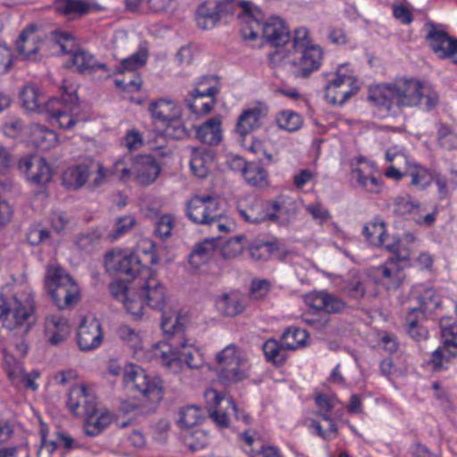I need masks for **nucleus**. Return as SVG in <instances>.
I'll return each instance as SVG.
<instances>
[{"mask_svg":"<svg viewBox=\"0 0 457 457\" xmlns=\"http://www.w3.org/2000/svg\"><path fill=\"white\" fill-rule=\"evenodd\" d=\"M368 99L378 108L396 115L404 107L421 105L431 111L438 104V96L421 81L412 78H397L392 82L382 83L369 89Z\"/></svg>","mask_w":457,"mask_h":457,"instance_id":"obj_1","label":"nucleus"},{"mask_svg":"<svg viewBox=\"0 0 457 457\" xmlns=\"http://www.w3.org/2000/svg\"><path fill=\"white\" fill-rule=\"evenodd\" d=\"M145 277H141L135 284L129 287L122 280H114L109 285L111 295L121 302L133 316L143 314L144 304L162 312L163 314L177 316L178 313L164 312L167 302V292L164 285L156 278L153 270H145Z\"/></svg>","mask_w":457,"mask_h":457,"instance_id":"obj_2","label":"nucleus"},{"mask_svg":"<svg viewBox=\"0 0 457 457\" xmlns=\"http://www.w3.org/2000/svg\"><path fill=\"white\" fill-rule=\"evenodd\" d=\"M187 319L185 315L163 314L161 327L162 331L170 336L168 347L161 352L162 364L171 372H180L184 366L189 369H199L203 365V359L198 350L192 343L185 338L184 330Z\"/></svg>","mask_w":457,"mask_h":457,"instance_id":"obj_3","label":"nucleus"},{"mask_svg":"<svg viewBox=\"0 0 457 457\" xmlns=\"http://www.w3.org/2000/svg\"><path fill=\"white\" fill-rule=\"evenodd\" d=\"M20 99L24 109L46 112L49 121L61 129H70L78 121L80 111L78 96L73 93L64 91L60 98L54 97L46 103L36 86L26 85L20 93Z\"/></svg>","mask_w":457,"mask_h":457,"instance_id":"obj_4","label":"nucleus"},{"mask_svg":"<svg viewBox=\"0 0 457 457\" xmlns=\"http://www.w3.org/2000/svg\"><path fill=\"white\" fill-rule=\"evenodd\" d=\"M323 59V50L320 46H312L300 52L286 54L276 50L270 54V62L295 78L306 79L318 71Z\"/></svg>","mask_w":457,"mask_h":457,"instance_id":"obj_5","label":"nucleus"},{"mask_svg":"<svg viewBox=\"0 0 457 457\" xmlns=\"http://www.w3.org/2000/svg\"><path fill=\"white\" fill-rule=\"evenodd\" d=\"M45 287L59 309L74 306L79 300V288L64 269L58 265L47 266Z\"/></svg>","mask_w":457,"mask_h":457,"instance_id":"obj_6","label":"nucleus"},{"mask_svg":"<svg viewBox=\"0 0 457 457\" xmlns=\"http://www.w3.org/2000/svg\"><path fill=\"white\" fill-rule=\"evenodd\" d=\"M216 361L220 366L219 379L223 383H238L249 377L251 364L247 354L235 344L219 352Z\"/></svg>","mask_w":457,"mask_h":457,"instance_id":"obj_7","label":"nucleus"},{"mask_svg":"<svg viewBox=\"0 0 457 457\" xmlns=\"http://www.w3.org/2000/svg\"><path fill=\"white\" fill-rule=\"evenodd\" d=\"M219 2L220 18L236 15L241 20L240 32L243 37H254L260 26L257 19L261 17V9L252 2L243 0H222Z\"/></svg>","mask_w":457,"mask_h":457,"instance_id":"obj_8","label":"nucleus"},{"mask_svg":"<svg viewBox=\"0 0 457 457\" xmlns=\"http://www.w3.org/2000/svg\"><path fill=\"white\" fill-rule=\"evenodd\" d=\"M204 397L208 404L210 417L220 428L228 427L229 417L232 413L236 420H242L246 425L250 424L251 417L244 411L239 410L231 398L223 397L213 388L206 390Z\"/></svg>","mask_w":457,"mask_h":457,"instance_id":"obj_9","label":"nucleus"},{"mask_svg":"<svg viewBox=\"0 0 457 457\" xmlns=\"http://www.w3.org/2000/svg\"><path fill=\"white\" fill-rule=\"evenodd\" d=\"M33 311L34 302L29 295H14L0 303V320L4 327L12 330L29 321Z\"/></svg>","mask_w":457,"mask_h":457,"instance_id":"obj_10","label":"nucleus"},{"mask_svg":"<svg viewBox=\"0 0 457 457\" xmlns=\"http://www.w3.org/2000/svg\"><path fill=\"white\" fill-rule=\"evenodd\" d=\"M90 177H94L90 187L101 186L105 178L103 165L93 159H86L78 165L69 167L62 175V183L68 189L76 190L82 187Z\"/></svg>","mask_w":457,"mask_h":457,"instance_id":"obj_11","label":"nucleus"},{"mask_svg":"<svg viewBox=\"0 0 457 457\" xmlns=\"http://www.w3.org/2000/svg\"><path fill=\"white\" fill-rule=\"evenodd\" d=\"M362 236L371 245L384 247L394 253V257L398 258V261L403 262L410 260L409 245L416 241V237L411 232L405 233L402 238L389 234L387 230H362Z\"/></svg>","mask_w":457,"mask_h":457,"instance_id":"obj_12","label":"nucleus"},{"mask_svg":"<svg viewBox=\"0 0 457 457\" xmlns=\"http://www.w3.org/2000/svg\"><path fill=\"white\" fill-rule=\"evenodd\" d=\"M126 386L141 393L152 402H159L162 395V381L157 377H149L141 367L131 364L126 367L123 374Z\"/></svg>","mask_w":457,"mask_h":457,"instance_id":"obj_13","label":"nucleus"},{"mask_svg":"<svg viewBox=\"0 0 457 457\" xmlns=\"http://www.w3.org/2000/svg\"><path fill=\"white\" fill-rule=\"evenodd\" d=\"M187 213L195 224L211 225L221 216L219 199L210 194L196 195L187 202Z\"/></svg>","mask_w":457,"mask_h":457,"instance_id":"obj_14","label":"nucleus"},{"mask_svg":"<svg viewBox=\"0 0 457 457\" xmlns=\"http://www.w3.org/2000/svg\"><path fill=\"white\" fill-rule=\"evenodd\" d=\"M141 256L134 254L132 252H121L120 250H112L106 253L105 262L119 273L124 274L134 279L135 284L141 277H145V270H153L151 268H145L143 264Z\"/></svg>","mask_w":457,"mask_h":457,"instance_id":"obj_15","label":"nucleus"},{"mask_svg":"<svg viewBox=\"0 0 457 457\" xmlns=\"http://www.w3.org/2000/svg\"><path fill=\"white\" fill-rule=\"evenodd\" d=\"M427 34L425 37L431 50L441 59L450 58L457 64V38H453L434 22L426 24Z\"/></svg>","mask_w":457,"mask_h":457,"instance_id":"obj_16","label":"nucleus"},{"mask_svg":"<svg viewBox=\"0 0 457 457\" xmlns=\"http://www.w3.org/2000/svg\"><path fill=\"white\" fill-rule=\"evenodd\" d=\"M359 90L356 79L351 75L342 74L338 70L336 78L326 85L324 98L329 104L341 106Z\"/></svg>","mask_w":457,"mask_h":457,"instance_id":"obj_17","label":"nucleus"},{"mask_svg":"<svg viewBox=\"0 0 457 457\" xmlns=\"http://www.w3.org/2000/svg\"><path fill=\"white\" fill-rule=\"evenodd\" d=\"M260 26L254 37H244L245 39H256L261 34L267 43L278 47L286 45L290 40V31L285 21L279 17H270L266 21L264 14L261 11V17L256 18Z\"/></svg>","mask_w":457,"mask_h":457,"instance_id":"obj_18","label":"nucleus"},{"mask_svg":"<svg viewBox=\"0 0 457 457\" xmlns=\"http://www.w3.org/2000/svg\"><path fill=\"white\" fill-rule=\"evenodd\" d=\"M160 172V164L153 155L139 154L132 159L130 169H121V178L125 179L133 174L137 183L147 186L157 179Z\"/></svg>","mask_w":457,"mask_h":457,"instance_id":"obj_19","label":"nucleus"},{"mask_svg":"<svg viewBox=\"0 0 457 457\" xmlns=\"http://www.w3.org/2000/svg\"><path fill=\"white\" fill-rule=\"evenodd\" d=\"M405 265L403 261H398V258L391 257L382 265L373 270V277L377 284H380L387 290L398 288L404 278L403 270Z\"/></svg>","mask_w":457,"mask_h":457,"instance_id":"obj_20","label":"nucleus"},{"mask_svg":"<svg viewBox=\"0 0 457 457\" xmlns=\"http://www.w3.org/2000/svg\"><path fill=\"white\" fill-rule=\"evenodd\" d=\"M18 167L26 175L27 179L36 186L44 187L52 180L53 172L45 158L37 156L21 158Z\"/></svg>","mask_w":457,"mask_h":457,"instance_id":"obj_21","label":"nucleus"},{"mask_svg":"<svg viewBox=\"0 0 457 457\" xmlns=\"http://www.w3.org/2000/svg\"><path fill=\"white\" fill-rule=\"evenodd\" d=\"M268 112V106L261 102L244 109L237 118L236 124L237 133L245 137L260 129L267 118Z\"/></svg>","mask_w":457,"mask_h":457,"instance_id":"obj_22","label":"nucleus"},{"mask_svg":"<svg viewBox=\"0 0 457 457\" xmlns=\"http://www.w3.org/2000/svg\"><path fill=\"white\" fill-rule=\"evenodd\" d=\"M66 405L78 417H84L96 411V395L81 385L71 388Z\"/></svg>","mask_w":457,"mask_h":457,"instance_id":"obj_23","label":"nucleus"},{"mask_svg":"<svg viewBox=\"0 0 457 457\" xmlns=\"http://www.w3.org/2000/svg\"><path fill=\"white\" fill-rule=\"evenodd\" d=\"M104 333L101 322L96 318H84L78 328L77 340L81 351H92L103 342Z\"/></svg>","mask_w":457,"mask_h":457,"instance_id":"obj_24","label":"nucleus"},{"mask_svg":"<svg viewBox=\"0 0 457 457\" xmlns=\"http://www.w3.org/2000/svg\"><path fill=\"white\" fill-rule=\"evenodd\" d=\"M40 37L35 33L34 27L21 31L15 42L18 54L24 60L37 61L40 59L39 50L42 46Z\"/></svg>","mask_w":457,"mask_h":457,"instance_id":"obj_25","label":"nucleus"},{"mask_svg":"<svg viewBox=\"0 0 457 457\" xmlns=\"http://www.w3.org/2000/svg\"><path fill=\"white\" fill-rule=\"evenodd\" d=\"M249 256L253 261H268L271 257L284 260L288 254L285 245L278 239L254 243L248 247Z\"/></svg>","mask_w":457,"mask_h":457,"instance_id":"obj_26","label":"nucleus"},{"mask_svg":"<svg viewBox=\"0 0 457 457\" xmlns=\"http://www.w3.org/2000/svg\"><path fill=\"white\" fill-rule=\"evenodd\" d=\"M246 304V297L238 291L222 294L215 302V306L220 313L228 317H234L242 313Z\"/></svg>","mask_w":457,"mask_h":457,"instance_id":"obj_27","label":"nucleus"},{"mask_svg":"<svg viewBox=\"0 0 457 457\" xmlns=\"http://www.w3.org/2000/svg\"><path fill=\"white\" fill-rule=\"evenodd\" d=\"M215 154L206 146L191 147L190 169L195 176L204 179L211 170Z\"/></svg>","mask_w":457,"mask_h":457,"instance_id":"obj_28","label":"nucleus"},{"mask_svg":"<svg viewBox=\"0 0 457 457\" xmlns=\"http://www.w3.org/2000/svg\"><path fill=\"white\" fill-rule=\"evenodd\" d=\"M149 111L154 119L162 122H172L181 115L180 107L172 100L160 98L152 102L149 105Z\"/></svg>","mask_w":457,"mask_h":457,"instance_id":"obj_29","label":"nucleus"},{"mask_svg":"<svg viewBox=\"0 0 457 457\" xmlns=\"http://www.w3.org/2000/svg\"><path fill=\"white\" fill-rule=\"evenodd\" d=\"M217 242L214 237L196 243L188 255V263L194 269L207 264L214 255Z\"/></svg>","mask_w":457,"mask_h":457,"instance_id":"obj_30","label":"nucleus"},{"mask_svg":"<svg viewBox=\"0 0 457 457\" xmlns=\"http://www.w3.org/2000/svg\"><path fill=\"white\" fill-rule=\"evenodd\" d=\"M71 329L67 319L51 316L46 320V337L52 345H58L70 335Z\"/></svg>","mask_w":457,"mask_h":457,"instance_id":"obj_31","label":"nucleus"},{"mask_svg":"<svg viewBox=\"0 0 457 457\" xmlns=\"http://www.w3.org/2000/svg\"><path fill=\"white\" fill-rule=\"evenodd\" d=\"M311 307L328 313H339L345 308V302L338 296L326 291L314 293L311 296Z\"/></svg>","mask_w":457,"mask_h":457,"instance_id":"obj_32","label":"nucleus"},{"mask_svg":"<svg viewBox=\"0 0 457 457\" xmlns=\"http://www.w3.org/2000/svg\"><path fill=\"white\" fill-rule=\"evenodd\" d=\"M195 19L197 25L203 29H209L215 26L220 20L219 12V2L217 0H207L196 10Z\"/></svg>","mask_w":457,"mask_h":457,"instance_id":"obj_33","label":"nucleus"},{"mask_svg":"<svg viewBox=\"0 0 457 457\" xmlns=\"http://www.w3.org/2000/svg\"><path fill=\"white\" fill-rule=\"evenodd\" d=\"M441 340L443 347L452 357H457V322L452 317L440 320Z\"/></svg>","mask_w":457,"mask_h":457,"instance_id":"obj_34","label":"nucleus"},{"mask_svg":"<svg viewBox=\"0 0 457 457\" xmlns=\"http://www.w3.org/2000/svg\"><path fill=\"white\" fill-rule=\"evenodd\" d=\"M195 135L202 143L209 145H217L222 138L220 120L218 118H211L204 124L196 128Z\"/></svg>","mask_w":457,"mask_h":457,"instance_id":"obj_35","label":"nucleus"},{"mask_svg":"<svg viewBox=\"0 0 457 457\" xmlns=\"http://www.w3.org/2000/svg\"><path fill=\"white\" fill-rule=\"evenodd\" d=\"M418 300L424 315L436 314L442 309V297L433 287L420 286Z\"/></svg>","mask_w":457,"mask_h":457,"instance_id":"obj_36","label":"nucleus"},{"mask_svg":"<svg viewBox=\"0 0 457 457\" xmlns=\"http://www.w3.org/2000/svg\"><path fill=\"white\" fill-rule=\"evenodd\" d=\"M188 109L197 116L210 113L216 104V96H207L201 93L190 91L185 98Z\"/></svg>","mask_w":457,"mask_h":457,"instance_id":"obj_37","label":"nucleus"},{"mask_svg":"<svg viewBox=\"0 0 457 457\" xmlns=\"http://www.w3.org/2000/svg\"><path fill=\"white\" fill-rule=\"evenodd\" d=\"M84 424L85 434L89 436H96L102 433L112 422V417L109 412H100L96 408V411L85 415Z\"/></svg>","mask_w":457,"mask_h":457,"instance_id":"obj_38","label":"nucleus"},{"mask_svg":"<svg viewBox=\"0 0 457 457\" xmlns=\"http://www.w3.org/2000/svg\"><path fill=\"white\" fill-rule=\"evenodd\" d=\"M217 242L216 249L220 250L224 259H232L240 254L244 249V236H237L233 237H214Z\"/></svg>","mask_w":457,"mask_h":457,"instance_id":"obj_39","label":"nucleus"},{"mask_svg":"<svg viewBox=\"0 0 457 457\" xmlns=\"http://www.w3.org/2000/svg\"><path fill=\"white\" fill-rule=\"evenodd\" d=\"M262 351L267 361L271 362L277 367L284 365L287 358V348L284 347V343L273 338L268 339L262 345Z\"/></svg>","mask_w":457,"mask_h":457,"instance_id":"obj_40","label":"nucleus"},{"mask_svg":"<svg viewBox=\"0 0 457 457\" xmlns=\"http://www.w3.org/2000/svg\"><path fill=\"white\" fill-rule=\"evenodd\" d=\"M55 9L69 19H75L87 13L90 5L84 0H58Z\"/></svg>","mask_w":457,"mask_h":457,"instance_id":"obj_41","label":"nucleus"},{"mask_svg":"<svg viewBox=\"0 0 457 457\" xmlns=\"http://www.w3.org/2000/svg\"><path fill=\"white\" fill-rule=\"evenodd\" d=\"M176 420L181 428L194 427L204 420V412L196 405L183 406L179 408Z\"/></svg>","mask_w":457,"mask_h":457,"instance_id":"obj_42","label":"nucleus"},{"mask_svg":"<svg viewBox=\"0 0 457 457\" xmlns=\"http://www.w3.org/2000/svg\"><path fill=\"white\" fill-rule=\"evenodd\" d=\"M243 176L250 186L263 187L267 185V171L257 162L244 163Z\"/></svg>","mask_w":457,"mask_h":457,"instance_id":"obj_43","label":"nucleus"},{"mask_svg":"<svg viewBox=\"0 0 457 457\" xmlns=\"http://www.w3.org/2000/svg\"><path fill=\"white\" fill-rule=\"evenodd\" d=\"M307 337L306 330L296 327H290L283 332L281 341L284 343V347L288 350H296L306 345Z\"/></svg>","mask_w":457,"mask_h":457,"instance_id":"obj_44","label":"nucleus"},{"mask_svg":"<svg viewBox=\"0 0 457 457\" xmlns=\"http://www.w3.org/2000/svg\"><path fill=\"white\" fill-rule=\"evenodd\" d=\"M131 252L142 257L143 264L145 268H148V265H155L158 262L155 244L150 239H141Z\"/></svg>","mask_w":457,"mask_h":457,"instance_id":"obj_45","label":"nucleus"},{"mask_svg":"<svg viewBox=\"0 0 457 457\" xmlns=\"http://www.w3.org/2000/svg\"><path fill=\"white\" fill-rule=\"evenodd\" d=\"M315 403L318 407V411L316 412L323 420H333L331 418V411L339 403V400L334 395H328L320 393L315 396Z\"/></svg>","mask_w":457,"mask_h":457,"instance_id":"obj_46","label":"nucleus"},{"mask_svg":"<svg viewBox=\"0 0 457 457\" xmlns=\"http://www.w3.org/2000/svg\"><path fill=\"white\" fill-rule=\"evenodd\" d=\"M276 121L280 129L289 132L298 130L303 125L302 116L291 110H284L278 112Z\"/></svg>","mask_w":457,"mask_h":457,"instance_id":"obj_47","label":"nucleus"},{"mask_svg":"<svg viewBox=\"0 0 457 457\" xmlns=\"http://www.w3.org/2000/svg\"><path fill=\"white\" fill-rule=\"evenodd\" d=\"M220 90V77L217 75L202 76L193 91L207 95V96H217Z\"/></svg>","mask_w":457,"mask_h":457,"instance_id":"obj_48","label":"nucleus"},{"mask_svg":"<svg viewBox=\"0 0 457 457\" xmlns=\"http://www.w3.org/2000/svg\"><path fill=\"white\" fill-rule=\"evenodd\" d=\"M147 57V50L141 47L132 55L120 62V66L117 68V72L123 73L126 71H135L145 64Z\"/></svg>","mask_w":457,"mask_h":457,"instance_id":"obj_49","label":"nucleus"},{"mask_svg":"<svg viewBox=\"0 0 457 457\" xmlns=\"http://www.w3.org/2000/svg\"><path fill=\"white\" fill-rule=\"evenodd\" d=\"M437 141L444 149H457V133L445 123H439L437 126Z\"/></svg>","mask_w":457,"mask_h":457,"instance_id":"obj_50","label":"nucleus"},{"mask_svg":"<svg viewBox=\"0 0 457 457\" xmlns=\"http://www.w3.org/2000/svg\"><path fill=\"white\" fill-rule=\"evenodd\" d=\"M406 174L411 178V185L420 188H425L433 180L431 173L424 167L417 164L409 166Z\"/></svg>","mask_w":457,"mask_h":457,"instance_id":"obj_51","label":"nucleus"},{"mask_svg":"<svg viewBox=\"0 0 457 457\" xmlns=\"http://www.w3.org/2000/svg\"><path fill=\"white\" fill-rule=\"evenodd\" d=\"M102 240V236L98 233V230H87L77 236L75 244L79 249L90 252L100 246Z\"/></svg>","mask_w":457,"mask_h":457,"instance_id":"obj_52","label":"nucleus"},{"mask_svg":"<svg viewBox=\"0 0 457 457\" xmlns=\"http://www.w3.org/2000/svg\"><path fill=\"white\" fill-rule=\"evenodd\" d=\"M268 220L273 221L278 226H286L288 220V212L285 206V200L278 198L270 207L267 209Z\"/></svg>","mask_w":457,"mask_h":457,"instance_id":"obj_53","label":"nucleus"},{"mask_svg":"<svg viewBox=\"0 0 457 457\" xmlns=\"http://www.w3.org/2000/svg\"><path fill=\"white\" fill-rule=\"evenodd\" d=\"M71 62L74 66H76L78 71L80 73L87 71H96V58L87 51H75L71 55Z\"/></svg>","mask_w":457,"mask_h":457,"instance_id":"obj_54","label":"nucleus"},{"mask_svg":"<svg viewBox=\"0 0 457 457\" xmlns=\"http://www.w3.org/2000/svg\"><path fill=\"white\" fill-rule=\"evenodd\" d=\"M353 174L355 177L358 184L361 186L365 190L371 193H379L382 187L381 179L364 172L361 169H355L353 170Z\"/></svg>","mask_w":457,"mask_h":457,"instance_id":"obj_55","label":"nucleus"},{"mask_svg":"<svg viewBox=\"0 0 457 457\" xmlns=\"http://www.w3.org/2000/svg\"><path fill=\"white\" fill-rule=\"evenodd\" d=\"M446 350L440 346L435 350L427 361V366L432 372H440L448 368L451 355H446Z\"/></svg>","mask_w":457,"mask_h":457,"instance_id":"obj_56","label":"nucleus"},{"mask_svg":"<svg viewBox=\"0 0 457 457\" xmlns=\"http://www.w3.org/2000/svg\"><path fill=\"white\" fill-rule=\"evenodd\" d=\"M184 442L187 447L195 452L207 445L208 437L204 431L195 429L184 436Z\"/></svg>","mask_w":457,"mask_h":457,"instance_id":"obj_57","label":"nucleus"},{"mask_svg":"<svg viewBox=\"0 0 457 457\" xmlns=\"http://www.w3.org/2000/svg\"><path fill=\"white\" fill-rule=\"evenodd\" d=\"M411 250V258L403 262L406 266H417L420 269H428L433 263V259L430 254L427 253H420L419 255L415 253V242L409 245Z\"/></svg>","mask_w":457,"mask_h":457,"instance_id":"obj_58","label":"nucleus"},{"mask_svg":"<svg viewBox=\"0 0 457 457\" xmlns=\"http://www.w3.org/2000/svg\"><path fill=\"white\" fill-rule=\"evenodd\" d=\"M315 46L316 45L312 44L310 32L306 28L301 27L295 29L293 37V52L303 51L304 49L311 48Z\"/></svg>","mask_w":457,"mask_h":457,"instance_id":"obj_59","label":"nucleus"},{"mask_svg":"<svg viewBox=\"0 0 457 457\" xmlns=\"http://www.w3.org/2000/svg\"><path fill=\"white\" fill-rule=\"evenodd\" d=\"M309 421V428H314L317 436L324 440L330 441L338 436V428L334 420H327L328 422L327 430L322 428L321 424L318 420L311 419Z\"/></svg>","mask_w":457,"mask_h":457,"instance_id":"obj_60","label":"nucleus"},{"mask_svg":"<svg viewBox=\"0 0 457 457\" xmlns=\"http://www.w3.org/2000/svg\"><path fill=\"white\" fill-rule=\"evenodd\" d=\"M345 291L355 299L361 298L366 292L364 279L360 275H354L345 282Z\"/></svg>","mask_w":457,"mask_h":457,"instance_id":"obj_61","label":"nucleus"},{"mask_svg":"<svg viewBox=\"0 0 457 457\" xmlns=\"http://www.w3.org/2000/svg\"><path fill=\"white\" fill-rule=\"evenodd\" d=\"M41 442L36 447V457H52L57 449V442L54 440H47L46 431L42 427L40 429Z\"/></svg>","mask_w":457,"mask_h":457,"instance_id":"obj_62","label":"nucleus"},{"mask_svg":"<svg viewBox=\"0 0 457 457\" xmlns=\"http://www.w3.org/2000/svg\"><path fill=\"white\" fill-rule=\"evenodd\" d=\"M271 284L266 278L253 279L250 287V295L255 300L263 299L270 291Z\"/></svg>","mask_w":457,"mask_h":457,"instance_id":"obj_63","label":"nucleus"},{"mask_svg":"<svg viewBox=\"0 0 457 457\" xmlns=\"http://www.w3.org/2000/svg\"><path fill=\"white\" fill-rule=\"evenodd\" d=\"M259 209H262L261 203H256L254 207H250L245 210H240L239 213L245 220L252 224H258L262 221L268 220L267 212H260Z\"/></svg>","mask_w":457,"mask_h":457,"instance_id":"obj_64","label":"nucleus"}]
</instances>
